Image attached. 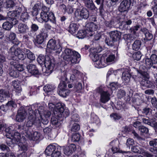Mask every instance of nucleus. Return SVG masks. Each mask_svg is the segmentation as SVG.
Returning a JSON list of instances; mask_svg holds the SVG:
<instances>
[{
  "label": "nucleus",
  "mask_w": 157,
  "mask_h": 157,
  "mask_svg": "<svg viewBox=\"0 0 157 157\" xmlns=\"http://www.w3.org/2000/svg\"><path fill=\"white\" fill-rule=\"evenodd\" d=\"M40 119L39 117L37 118L35 116L34 113L33 112V111H30L29 112L27 121L26 124L17 125V129L19 132H21V133L25 134V133L27 132L30 131L29 127L34 126L37 128L41 127L44 128V127L43 126Z\"/></svg>",
  "instance_id": "nucleus-1"
},
{
  "label": "nucleus",
  "mask_w": 157,
  "mask_h": 157,
  "mask_svg": "<svg viewBox=\"0 0 157 157\" xmlns=\"http://www.w3.org/2000/svg\"><path fill=\"white\" fill-rule=\"evenodd\" d=\"M37 61L40 65H44L46 67V71H43V73L50 74L54 69L56 64L55 59L53 58L51 59L48 55H39L37 58Z\"/></svg>",
  "instance_id": "nucleus-2"
},
{
  "label": "nucleus",
  "mask_w": 157,
  "mask_h": 157,
  "mask_svg": "<svg viewBox=\"0 0 157 157\" xmlns=\"http://www.w3.org/2000/svg\"><path fill=\"white\" fill-rule=\"evenodd\" d=\"M64 53L65 56H64V59L66 61L73 64L78 63L79 62L80 55L76 51L67 48L65 49Z\"/></svg>",
  "instance_id": "nucleus-3"
},
{
  "label": "nucleus",
  "mask_w": 157,
  "mask_h": 157,
  "mask_svg": "<svg viewBox=\"0 0 157 157\" xmlns=\"http://www.w3.org/2000/svg\"><path fill=\"white\" fill-rule=\"evenodd\" d=\"M63 74L64 77L62 78L63 81L61 82L59 85L58 92L61 96L66 97L70 93L71 91L67 89V85L65 82L67 80L66 71H63Z\"/></svg>",
  "instance_id": "nucleus-4"
},
{
  "label": "nucleus",
  "mask_w": 157,
  "mask_h": 157,
  "mask_svg": "<svg viewBox=\"0 0 157 157\" xmlns=\"http://www.w3.org/2000/svg\"><path fill=\"white\" fill-rule=\"evenodd\" d=\"M136 0H123L118 7V10L121 12H127L134 4L136 3Z\"/></svg>",
  "instance_id": "nucleus-5"
},
{
  "label": "nucleus",
  "mask_w": 157,
  "mask_h": 157,
  "mask_svg": "<svg viewBox=\"0 0 157 157\" xmlns=\"http://www.w3.org/2000/svg\"><path fill=\"white\" fill-rule=\"evenodd\" d=\"M40 17L43 21L46 22L50 21L51 22H55V17L52 12L44 11L40 13Z\"/></svg>",
  "instance_id": "nucleus-6"
},
{
  "label": "nucleus",
  "mask_w": 157,
  "mask_h": 157,
  "mask_svg": "<svg viewBox=\"0 0 157 157\" xmlns=\"http://www.w3.org/2000/svg\"><path fill=\"white\" fill-rule=\"evenodd\" d=\"M97 92L100 94V101L103 103H105L110 99V94L107 92L104 91L101 87H98L96 90Z\"/></svg>",
  "instance_id": "nucleus-7"
},
{
  "label": "nucleus",
  "mask_w": 157,
  "mask_h": 157,
  "mask_svg": "<svg viewBox=\"0 0 157 157\" xmlns=\"http://www.w3.org/2000/svg\"><path fill=\"white\" fill-rule=\"evenodd\" d=\"M75 14L76 19L78 21L83 19H87L89 16V12L87 9L83 8L79 12L75 11Z\"/></svg>",
  "instance_id": "nucleus-8"
},
{
  "label": "nucleus",
  "mask_w": 157,
  "mask_h": 157,
  "mask_svg": "<svg viewBox=\"0 0 157 157\" xmlns=\"http://www.w3.org/2000/svg\"><path fill=\"white\" fill-rule=\"evenodd\" d=\"M47 47L48 48L56 51V53H60L62 51L61 46L58 43H56L55 40L52 39L48 41Z\"/></svg>",
  "instance_id": "nucleus-9"
},
{
  "label": "nucleus",
  "mask_w": 157,
  "mask_h": 157,
  "mask_svg": "<svg viewBox=\"0 0 157 157\" xmlns=\"http://www.w3.org/2000/svg\"><path fill=\"white\" fill-rule=\"evenodd\" d=\"M90 56L94 62H97V64L99 65V68L102 67L101 64L103 66H105L104 59L101 58L99 61H98L99 58L98 54L90 52Z\"/></svg>",
  "instance_id": "nucleus-10"
},
{
  "label": "nucleus",
  "mask_w": 157,
  "mask_h": 157,
  "mask_svg": "<svg viewBox=\"0 0 157 157\" xmlns=\"http://www.w3.org/2000/svg\"><path fill=\"white\" fill-rule=\"evenodd\" d=\"M25 136L30 140H37L40 138L41 134L37 132H35L32 134L31 132L29 131L25 133Z\"/></svg>",
  "instance_id": "nucleus-11"
},
{
  "label": "nucleus",
  "mask_w": 157,
  "mask_h": 157,
  "mask_svg": "<svg viewBox=\"0 0 157 157\" xmlns=\"http://www.w3.org/2000/svg\"><path fill=\"white\" fill-rule=\"evenodd\" d=\"M51 115V113L49 111L45 110L44 113H43V115H42V118H39L43 126H44V125H47L48 123V118H49Z\"/></svg>",
  "instance_id": "nucleus-12"
},
{
  "label": "nucleus",
  "mask_w": 157,
  "mask_h": 157,
  "mask_svg": "<svg viewBox=\"0 0 157 157\" xmlns=\"http://www.w3.org/2000/svg\"><path fill=\"white\" fill-rule=\"evenodd\" d=\"M105 42L106 44L108 46H114V51L117 50L118 47L117 46V43L111 36L106 38L105 40Z\"/></svg>",
  "instance_id": "nucleus-13"
},
{
  "label": "nucleus",
  "mask_w": 157,
  "mask_h": 157,
  "mask_svg": "<svg viewBox=\"0 0 157 157\" xmlns=\"http://www.w3.org/2000/svg\"><path fill=\"white\" fill-rule=\"evenodd\" d=\"M64 111L63 107L60 103H58L56 104L53 112L56 116H59V114H61Z\"/></svg>",
  "instance_id": "nucleus-14"
},
{
  "label": "nucleus",
  "mask_w": 157,
  "mask_h": 157,
  "mask_svg": "<svg viewBox=\"0 0 157 157\" xmlns=\"http://www.w3.org/2000/svg\"><path fill=\"white\" fill-rule=\"evenodd\" d=\"M27 68L29 72L33 75L36 76L39 74L38 69L34 65H28L27 66Z\"/></svg>",
  "instance_id": "nucleus-15"
},
{
  "label": "nucleus",
  "mask_w": 157,
  "mask_h": 157,
  "mask_svg": "<svg viewBox=\"0 0 157 157\" xmlns=\"http://www.w3.org/2000/svg\"><path fill=\"white\" fill-rule=\"evenodd\" d=\"M109 36H111L118 43V41L121 37V33L117 30L112 31L109 33Z\"/></svg>",
  "instance_id": "nucleus-16"
},
{
  "label": "nucleus",
  "mask_w": 157,
  "mask_h": 157,
  "mask_svg": "<svg viewBox=\"0 0 157 157\" xmlns=\"http://www.w3.org/2000/svg\"><path fill=\"white\" fill-rule=\"evenodd\" d=\"M124 16H125V15L124 14L117 17H113L112 18L113 21L114 22L115 26L120 23L121 26H122V25H123L124 23Z\"/></svg>",
  "instance_id": "nucleus-17"
},
{
  "label": "nucleus",
  "mask_w": 157,
  "mask_h": 157,
  "mask_svg": "<svg viewBox=\"0 0 157 157\" xmlns=\"http://www.w3.org/2000/svg\"><path fill=\"white\" fill-rule=\"evenodd\" d=\"M149 145L153 147H150L149 151L154 154H157V139L151 141L149 143Z\"/></svg>",
  "instance_id": "nucleus-18"
},
{
  "label": "nucleus",
  "mask_w": 157,
  "mask_h": 157,
  "mask_svg": "<svg viewBox=\"0 0 157 157\" xmlns=\"http://www.w3.org/2000/svg\"><path fill=\"white\" fill-rule=\"evenodd\" d=\"M26 118V114L25 111L19 110L16 116V120L18 122H22Z\"/></svg>",
  "instance_id": "nucleus-19"
},
{
  "label": "nucleus",
  "mask_w": 157,
  "mask_h": 157,
  "mask_svg": "<svg viewBox=\"0 0 157 157\" xmlns=\"http://www.w3.org/2000/svg\"><path fill=\"white\" fill-rule=\"evenodd\" d=\"M85 6L88 9L91 10H95L96 7L92 0H84Z\"/></svg>",
  "instance_id": "nucleus-20"
},
{
  "label": "nucleus",
  "mask_w": 157,
  "mask_h": 157,
  "mask_svg": "<svg viewBox=\"0 0 157 157\" xmlns=\"http://www.w3.org/2000/svg\"><path fill=\"white\" fill-rule=\"evenodd\" d=\"M15 5V3L13 0H6L4 3L5 8L9 10L13 9Z\"/></svg>",
  "instance_id": "nucleus-21"
},
{
  "label": "nucleus",
  "mask_w": 157,
  "mask_h": 157,
  "mask_svg": "<svg viewBox=\"0 0 157 157\" xmlns=\"http://www.w3.org/2000/svg\"><path fill=\"white\" fill-rule=\"evenodd\" d=\"M45 110L43 106H39L37 109L35 110L34 115L37 117L41 119L42 117L43 113H44Z\"/></svg>",
  "instance_id": "nucleus-22"
},
{
  "label": "nucleus",
  "mask_w": 157,
  "mask_h": 157,
  "mask_svg": "<svg viewBox=\"0 0 157 157\" xmlns=\"http://www.w3.org/2000/svg\"><path fill=\"white\" fill-rule=\"evenodd\" d=\"M14 132V135H11V137L12 138H11L12 139L13 141H14V143H20V140L21 139V136L20 133H21V132ZM21 133L24 134L25 136V133L24 134L23 133Z\"/></svg>",
  "instance_id": "nucleus-23"
},
{
  "label": "nucleus",
  "mask_w": 157,
  "mask_h": 157,
  "mask_svg": "<svg viewBox=\"0 0 157 157\" xmlns=\"http://www.w3.org/2000/svg\"><path fill=\"white\" fill-rule=\"evenodd\" d=\"M46 35V33L44 32L40 33L36 37V42L38 44H42L44 41L45 36Z\"/></svg>",
  "instance_id": "nucleus-24"
},
{
  "label": "nucleus",
  "mask_w": 157,
  "mask_h": 157,
  "mask_svg": "<svg viewBox=\"0 0 157 157\" xmlns=\"http://www.w3.org/2000/svg\"><path fill=\"white\" fill-rule=\"evenodd\" d=\"M23 51L24 53L27 55V58L31 61H33L35 60V57L34 54L29 50L26 48H24L23 49Z\"/></svg>",
  "instance_id": "nucleus-25"
},
{
  "label": "nucleus",
  "mask_w": 157,
  "mask_h": 157,
  "mask_svg": "<svg viewBox=\"0 0 157 157\" xmlns=\"http://www.w3.org/2000/svg\"><path fill=\"white\" fill-rule=\"evenodd\" d=\"M18 29L19 33H24L28 29L27 25L24 24L20 23L18 25Z\"/></svg>",
  "instance_id": "nucleus-26"
},
{
  "label": "nucleus",
  "mask_w": 157,
  "mask_h": 157,
  "mask_svg": "<svg viewBox=\"0 0 157 157\" xmlns=\"http://www.w3.org/2000/svg\"><path fill=\"white\" fill-rule=\"evenodd\" d=\"M56 150V148L55 146L49 145L46 148L45 152L47 155H51Z\"/></svg>",
  "instance_id": "nucleus-27"
},
{
  "label": "nucleus",
  "mask_w": 157,
  "mask_h": 157,
  "mask_svg": "<svg viewBox=\"0 0 157 157\" xmlns=\"http://www.w3.org/2000/svg\"><path fill=\"white\" fill-rule=\"evenodd\" d=\"M78 29V26L77 24L75 23H71L68 28V31L71 34L75 33Z\"/></svg>",
  "instance_id": "nucleus-28"
},
{
  "label": "nucleus",
  "mask_w": 157,
  "mask_h": 157,
  "mask_svg": "<svg viewBox=\"0 0 157 157\" xmlns=\"http://www.w3.org/2000/svg\"><path fill=\"white\" fill-rule=\"evenodd\" d=\"M132 101V102L138 105H140L142 101L141 97L138 94H136L134 96Z\"/></svg>",
  "instance_id": "nucleus-29"
},
{
  "label": "nucleus",
  "mask_w": 157,
  "mask_h": 157,
  "mask_svg": "<svg viewBox=\"0 0 157 157\" xmlns=\"http://www.w3.org/2000/svg\"><path fill=\"white\" fill-rule=\"evenodd\" d=\"M86 29H88L90 31H94L96 30L97 28V26L93 22H90L87 23L86 26Z\"/></svg>",
  "instance_id": "nucleus-30"
},
{
  "label": "nucleus",
  "mask_w": 157,
  "mask_h": 157,
  "mask_svg": "<svg viewBox=\"0 0 157 157\" xmlns=\"http://www.w3.org/2000/svg\"><path fill=\"white\" fill-rule=\"evenodd\" d=\"M29 15L27 12L25 8H24V10L20 16V19L24 22H25L28 20L29 17Z\"/></svg>",
  "instance_id": "nucleus-31"
},
{
  "label": "nucleus",
  "mask_w": 157,
  "mask_h": 157,
  "mask_svg": "<svg viewBox=\"0 0 157 157\" xmlns=\"http://www.w3.org/2000/svg\"><path fill=\"white\" fill-rule=\"evenodd\" d=\"M141 45V41L139 40H136L132 44V49L134 50L137 51L140 48Z\"/></svg>",
  "instance_id": "nucleus-32"
},
{
  "label": "nucleus",
  "mask_w": 157,
  "mask_h": 157,
  "mask_svg": "<svg viewBox=\"0 0 157 157\" xmlns=\"http://www.w3.org/2000/svg\"><path fill=\"white\" fill-rule=\"evenodd\" d=\"M102 50V48L97 44L95 48L92 47L90 49V52H91L96 54L101 52Z\"/></svg>",
  "instance_id": "nucleus-33"
},
{
  "label": "nucleus",
  "mask_w": 157,
  "mask_h": 157,
  "mask_svg": "<svg viewBox=\"0 0 157 157\" xmlns=\"http://www.w3.org/2000/svg\"><path fill=\"white\" fill-rule=\"evenodd\" d=\"M141 86L148 88H151L152 86L153 83L151 82L148 80H143L141 82Z\"/></svg>",
  "instance_id": "nucleus-34"
},
{
  "label": "nucleus",
  "mask_w": 157,
  "mask_h": 157,
  "mask_svg": "<svg viewBox=\"0 0 157 157\" xmlns=\"http://www.w3.org/2000/svg\"><path fill=\"white\" fill-rule=\"evenodd\" d=\"M10 75L13 77H17L19 76V72L16 69L10 68L9 71Z\"/></svg>",
  "instance_id": "nucleus-35"
},
{
  "label": "nucleus",
  "mask_w": 157,
  "mask_h": 157,
  "mask_svg": "<svg viewBox=\"0 0 157 157\" xmlns=\"http://www.w3.org/2000/svg\"><path fill=\"white\" fill-rule=\"evenodd\" d=\"M80 137L81 136L79 133H73L72 135L71 140L73 142H78L79 141Z\"/></svg>",
  "instance_id": "nucleus-36"
},
{
  "label": "nucleus",
  "mask_w": 157,
  "mask_h": 157,
  "mask_svg": "<svg viewBox=\"0 0 157 157\" xmlns=\"http://www.w3.org/2000/svg\"><path fill=\"white\" fill-rule=\"evenodd\" d=\"M16 34L14 33H11L9 36V38L10 40L12 41L13 43L16 45H18L19 44V42L18 41L15 40Z\"/></svg>",
  "instance_id": "nucleus-37"
},
{
  "label": "nucleus",
  "mask_w": 157,
  "mask_h": 157,
  "mask_svg": "<svg viewBox=\"0 0 157 157\" xmlns=\"http://www.w3.org/2000/svg\"><path fill=\"white\" fill-rule=\"evenodd\" d=\"M54 89L55 87L54 86L49 84L47 85L44 87V91L48 93L52 91Z\"/></svg>",
  "instance_id": "nucleus-38"
},
{
  "label": "nucleus",
  "mask_w": 157,
  "mask_h": 157,
  "mask_svg": "<svg viewBox=\"0 0 157 157\" xmlns=\"http://www.w3.org/2000/svg\"><path fill=\"white\" fill-rule=\"evenodd\" d=\"M2 27L5 30H10L12 28V25L9 21H6L3 23Z\"/></svg>",
  "instance_id": "nucleus-39"
},
{
  "label": "nucleus",
  "mask_w": 157,
  "mask_h": 157,
  "mask_svg": "<svg viewBox=\"0 0 157 157\" xmlns=\"http://www.w3.org/2000/svg\"><path fill=\"white\" fill-rule=\"evenodd\" d=\"M15 56H17L20 60H21L25 58L26 57V56L24 55L20 49L18 51L15 52Z\"/></svg>",
  "instance_id": "nucleus-40"
},
{
  "label": "nucleus",
  "mask_w": 157,
  "mask_h": 157,
  "mask_svg": "<svg viewBox=\"0 0 157 157\" xmlns=\"http://www.w3.org/2000/svg\"><path fill=\"white\" fill-rule=\"evenodd\" d=\"M123 38L126 41L128 42H131L134 39V37L132 35L129 34H125L124 35Z\"/></svg>",
  "instance_id": "nucleus-41"
},
{
  "label": "nucleus",
  "mask_w": 157,
  "mask_h": 157,
  "mask_svg": "<svg viewBox=\"0 0 157 157\" xmlns=\"http://www.w3.org/2000/svg\"><path fill=\"white\" fill-rule=\"evenodd\" d=\"M18 17V14H17V13L14 11L11 12L9 11L7 13V17L9 19H11L12 18H15Z\"/></svg>",
  "instance_id": "nucleus-42"
},
{
  "label": "nucleus",
  "mask_w": 157,
  "mask_h": 157,
  "mask_svg": "<svg viewBox=\"0 0 157 157\" xmlns=\"http://www.w3.org/2000/svg\"><path fill=\"white\" fill-rule=\"evenodd\" d=\"M13 84L14 88L17 92L21 91V89L20 84L18 81H13Z\"/></svg>",
  "instance_id": "nucleus-43"
},
{
  "label": "nucleus",
  "mask_w": 157,
  "mask_h": 157,
  "mask_svg": "<svg viewBox=\"0 0 157 157\" xmlns=\"http://www.w3.org/2000/svg\"><path fill=\"white\" fill-rule=\"evenodd\" d=\"M77 36L79 39H82L85 37L86 36V30H80L78 32Z\"/></svg>",
  "instance_id": "nucleus-44"
},
{
  "label": "nucleus",
  "mask_w": 157,
  "mask_h": 157,
  "mask_svg": "<svg viewBox=\"0 0 157 157\" xmlns=\"http://www.w3.org/2000/svg\"><path fill=\"white\" fill-rule=\"evenodd\" d=\"M51 122L52 124L56 126V127L59 126L60 125V123L59 121L55 117H52L51 119Z\"/></svg>",
  "instance_id": "nucleus-45"
},
{
  "label": "nucleus",
  "mask_w": 157,
  "mask_h": 157,
  "mask_svg": "<svg viewBox=\"0 0 157 157\" xmlns=\"http://www.w3.org/2000/svg\"><path fill=\"white\" fill-rule=\"evenodd\" d=\"M142 55L140 52L138 51L134 53L132 55L133 58L135 60L139 61Z\"/></svg>",
  "instance_id": "nucleus-46"
},
{
  "label": "nucleus",
  "mask_w": 157,
  "mask_h": 157,
  "mask_svg": "<svg viewBox=\"0 0 157 157\" xmlns=\"http://www.w3.org/2000/svg\"><path fill=\"white\" fill-rule=\"evenodd\" d=\"M79 120V117L78 115L76 113L74 114L71 116L70 124H72L74 122H78Z\"/></svg>",
  "instance_id": "nucleus-47"
},
{
  "label": "nucleus",
  "mask_w": 157,
  "mask_h": 157,
  "mask_svg": "<svg viewBox=\"0 0 157 157\" xmlns=\"http://www.w3.org/2000/svg\"><path fill=\"white\" fill-rule=\"evenodd\" d=\"M143 150L142 148H140L138 146H134L132 147L131 151L135 153H141Z\"/></svg>",
  "instance_id": "nucleus-48"
},
{
  "label": "nucleus",
  "mask_w": 157,
  "mask_h": 157,
  "mask_svg": "<svg viewBox=\"0 0 157 157\" xmlns=\"http://www.w3.org/2000/svg\"><path fill=\"white\" fill-rule=\"evenodd\" d=\"M141 28V26L140 25H136L134 27H131L130 29V30L131 33L135 34L136 33V31H138L139 29H140Z\"/></svg>",
  "instance_id": "nucleus-49"
},
{
  "label": "nucleus",
  "mask_w": 157,
  "mask_h": 157,
  "mask_svg": "<svg viewBox=\"0 0 157 157\" xmlns=\"http://www.w3.org/2000/svg\"><path fill=\"white\" fill-rule=\"evenodd\" d=\"M145 64L147 68H149L153 66V63L151 58H147L145 59Z\"/></svg>",
  "instance_id": "nucleus-50"
},
{
  "label": "nucleus",
  "mask_w": 157,
  "mask_h": 157,
  "mask_svg": "<svg viewBox=\"0 0 157 157\" xmlns=\"http://www.w3.org/2000/svg\"><path fill=\"white\" fill-rule=\"evenodd\" d=\"M112 151L113 152V153H117L118 152H119V153H122L123 154H125L128 153H130V151H122L121 150H119L118 148L117 147H113L112 148Z\"/></svg>",
  "instance_id": "nucleus-51"
},
{
  "label": "nucleus",
  "mask_w": 157,
  "mask_h": 157,
  "mask_svg": "<svg viewBox=\"0 0 157 157\" xmlns=\"http://www.w3.org/2000/svg\"><path fill=\"white\" fill-rule=\"evenodd\" d=\"M126 94L125 91L123 90H119L117 92V96L118 98L121 99L124 97Z\"/></svg>",
  "instance_id": "nucleus-52"
},
{
  "label": "nucleus",
  "mask_w": 157,
  "mask_h": 157,
  "mask_svg": "<svg viewBox=\"0 0 157 157\" xmlns=\"http://www.w3.org/2000/svg\"><path fill=\"white\" fill-rule=\"evenodd\" d=\"M122 79L125 81H129L131 77V75L127 72H124L122 73Z\"/></svg>",
  "instance_id": "nucleus-53"
},
{
  "label": "nucleus",
  "mask_w": 157,
  "mask_h": 157,
  "mask_svg": "<svg viewBox=\"0 0 157 157\" xmlns=\"http://www.w3.org/2000/svg\"><path fill=\"white\" fill-rule=\"evenodd\" d=\"M73 126H72L71 130L73 132H77L80 129V126L77 123H74Z\"/></svg>",
  "instance_id": "nucleus-54"
},
{
  "label": "nucleus",
  "mask_w": 157,
  "mask_h": 157,
  "mask_svg": "<svg viewBox=\"0 0 157 157\" xmlns=\"http://www.w3.org/2000/svg\"><path fill=\"white\" fill-rule=\"evenodd\" d=\"M138 130L141 133H143L147 134L149 132L148 128L144 126H140Z\"/></svg>",
  "instance_id": "nucleus-55"
},
{
  "label": "nucleus",
  "mask_w": 157,
  "mask_h": 157,
  "mask_svg": "<svg viewBox=\"0 0 157 157\" xmlns=\"http://www.w3.org/2000/svg\"><path fill=\"white\" fill-rule=\"evenodd\" d=\"M105 25L106 27L110 28L115 26L114 22L112 19L109 21H106L105 22Z\"/></svg>",
  "instance_id": "nucleus-56"
},
{
  "label": "nucleus",
  "mask_w": 157,
  "mask_h": 157,
  "mask_svg": "<svg viewBox=\"0 0 157 157\" xmlns=\"http://www.w3.org/2000/svg\"><path fill=\"white\" fill-rule=\"evenodd\" d=\"M137 71L138 73H139L145 78H149V74L147 71L141 70H137Z\"/></svg>",
  "instance_id": "nucleus-57"
},
{
  "label": "nucleus",
  "mask_w": 157,
  "mask_h": 157,
  "mask_svg": "<svg viewBox=\"0 0 157 157\" xmlns=\"http://www.w3.org/2000/svg\"><path fill=\"white\" fill-rule=\"evenodd\" d=\"M0 95L8 98L10 97V96L9 92L8 91L6 90L3 89L0 90Z\"/></svg>",
  "instance_id": "nucleus-58"
},
{
  "label": "nucleus",
  "mask_w": 157,
  "mask_h": 157,
  "mask_svg": "<svg viewBox=\"0 0 157 157\" xmlns=\"http://www.w3.org/2000/svg\"><path fill=\"white\" fill-rule=\"evenodd\" d=\"M145 38H144V40H150L153 38V35L149 31L145 35Z\"/></svg>",
  "instance_id": "nucleus-59"
},
{
  "label": "nucleus",
  "mask_w": 157,
  "mask_h": 157,
  "mask_svg": "<svg viewBox=\"0 0 157 157\" xmlns=\"http://www.w3.org/2000/svg\"><path fill=\"white\" fill-rule=\"evenodd\" d=\"M99 13L100 15L103 17L105 16L107 14L106 11L104 10L103 8V6L102 5L100 6L99 8Z\"/></svg>",
  "instance_id": "nucleus-60"
},
{
  "label": "nucleus",
  "mask_w": 157,
  "mask_h": 157,
  "mask_svg": "<svg viewBox=\"0 0 157 157\" xmlns=\"http://www.w3.org/2000/svg\"><path fill=\"white\" fill-rule=\"evenodd\" d=\"M115 56L114 55H109L106 59V61L107 63H109L114 61Z\"/></svg>",
  "instance_id": "nucleus-61"
},
{
  "label": "nucleus",
  "mask_w": 157,
  "mask_h": 157,
  "mask_svg": "<svg viewBox=\"0 0 157 157\" xmlns=\"http://www.w3.org/2000/svg\"><path fill=\"white\" fill-rule=\"evenodd\" d=\"M151 112V108L148 107H146L144 108L142 111V113L146 115H150Z\"/></svg>",
  "instance_id": "nucleus-62"
},
{
  "label": "nucleus",
  "mask_w": 157,
  "mask_h": 157,
  "mask_svg": "<svg viewBox=\"0 0 157 157\" xmlns=\"http://www.w3.org/2000/svg\"><path fill=\"white\" fill-rule=\"evenodd\" d=\"M42 6L40 0L37 1L33 7L34 8L36 9L39 10H40L42 8Z\"/></svg>",
  "instance_id": "nucleus-63"
},
{
  "label": "nucleus",
  "mask_w": 157,
  "mask_h": 157,
  "mask_svg": "<svg viewBox=\"0 0 157 157\" xmlns=\"http://www.w3.org/2000/svg\"><path fill=\"white\" fill-rule=\"evenodd\" d=\"M142 153L146 157H156V156L149 152L143 150Z\"/></svg>",
  "instance_id": "nucleus-64"
}]
</instances>
